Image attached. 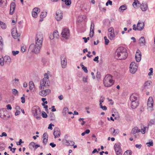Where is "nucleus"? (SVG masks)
<instances>
[{
  "label": "nucleus",
  "mask_w": 155,
  "mask_h": 155,
  "mask_svg": "<svg viewBox=\"0 0 155 155\" xmlns=\"http://www.w3.org/2000/svg\"><path fill=\"white\" fill-rule=\"evenodd\" d=\"M114 149L115 152H117V151H120V150H122L121 148L120 144V143H116L114 144Z\"/></svg>",
  "instance_id": "nucleus-18"
},
{
  "label": "nucleus",
  "mask_w": 155,
  "mask_h": 155,
  "mask_svg": "<svg viewBox=\"0 0 155 155\" xmlns=\"http://www.w3.org/2000/svg\"><path fill=\"white\" fill-rule=\"evenodd\" d=\"M149 70L150 71V72L148 73V75L149 76L152 75H153V68H150Z\"/></svg>",
  "instance_id": "nucleus-46"
},
{
  "label": "nucleus",
  "mask_w": 155,
  "mask_h": 155,
  "mask_svg": "<svg viewBox=\"0 0 155 155\" xmlns=\"http://www.w3.org/2000/svg\"><path fill=\"white\" fill-rule=\"evenodd\" d=\"M65 4L67 5H69L71 3V0H65Z\"/></svg>",
  "instance_id": "nucleus-45"
},
{
  "label": "nucleus",
  "mask_w": 155,
  "mask_h": 155,
  "mask_svg": "<svg viewBox=\"0 0 155 155\" xmlns=\"http://www.w3.org/2000/svg\"><path fill=\"white\" fill-rule=\"evenodd\" d=\"M81 65L82 67V69L84 71V72L86 73H87L88 72L87 68L86 67L84 66L82 64H81Z\"/></svg>",
  "instance_id": "nucleus-31"
},
{
  "label": "nucleus",
  "mask_w": 155,
  "mask_h": 155,
  "mask_svg": "<svg viewBox=\"0 0 155 155\" xmlns=\"http://www.w3.org/2000/svg\"><path fill=\"white\" fill-rule=\"evenodd\" d=\"M53 134L55 138L59 137L61 135V132L59 129L58 128H55L54 130Z\"/></svg>",
  "instance_id": "nucleus-13"
},
{
  "label": "nucleus",
  "mask_w": 155,
  "mask_h": 155,
  "mask_svg": "<svg viewBox=\"0 0 155 155\" xmlns=\"http://www.w3.org/2000/svg\"><path fill=\"white\" fill-rule=\"evenodd\" d=\"M33 12H37V13H39L40 11V8H35L33 10Z\"/></svg>",
  "instance_id": "nucleus-40"
},
{
  "label": "nucleus",
  "mask_w": 155,
  "mask_h": 155,
  "mask_svg": "<svg viewBox=\"0 0 155 155\" xmlns=\"http://www.w3.org/2000/svg\"><path fill=\"white\" fill-rule=\"evenodd\" d=\"M137 95L134 94H132L130 96V100L132 101H139L138 97H137Z\"/></svg>",
  "instance_id": "nucleus-20"
},
{
  "label": "nucleus",
  "mask_w": 155,
  "mask_h": 155,
  "mask_svg": "<svg viewBox=\"0 0 155 155\" xmlns=\"http://www.w3.org/2000/svg\"><path fill=\"white\" fill-rule=\"evenodd\" d=\"M15 5L16 4L14 2H12L10 4V9H11V10H14L15 7Z\"/></svg>",
  "instance_id": "nucleus-29"
},
{
  "label": "nucleus",
  "mask_w": 155,
  "mask_h": 155,
  "mask_svg": "<svg viewBox=\"0 0 155 155\" xmlns=\"http://www.w3.org/2000/svg\"><path fill=\"white\" fill-rule=\"evenodd\" d=\"M45 92V90H42L39 92V94L43 97H45L46 96V94Z\"/></svg>",
  "instance_id": "nucleus-35"
},
{
  "label": "nucleus",
  "mask_w": 155,
  "mask_h": 155,
  "mask_svg": "<svg viewBox=\"0 0 155 155\" xmlns=\"http://www.w3.org/2000/svg\"><path fill=\"white\" fill-rule=\"evenodd\" d=\"M11 31L12 35L14 38L16 39L17 38L20 36V34L17 33V31L16 28H13Z\"/></svg>",
  "instance_id": "nucleus-11"
},
{
  "label": "nucleus",
  "mask_w": 155,
  "mask_h": 155,
  "mask_svg": "<svg viewBox=\"0 0 155 155\" xmlns=\"http://www.w3.org/2000/svg\"><path fill=\"white\" fill-rule=\"evenodd\" d=\"M137 69V66H134L133 67H130V71L131 73L133 74H134Z\"/></svg>",
  "instance_id": "nucleus-21"
},
{
  "label": "nucleus",
  "mask_w": 155,
  "mask_h": 155,
  "mask_svg": "<svg viewBox=\"0 0 155 155\" xmlns=\"http://www.w3.org/2000/svg\"><path fill=\"white\" fill-rule=\"evenodd\" d=\"M12 54L14 56H15L16 54H18L19 51H13L12 52Z\"/></svg>",
  "instance_id": "nucleus-49"
},
{
  "label": "nucleus",
  "mask_w": 155,
  "mask_h": 155,
  "mask_svg": "<svg viewBox=\"0 0 155 155\" xmlns=\"http://www.w3.org/2000/svg\"><path fill=\"white\" fill-rule=\"evenodd\" d=\"M127 9V6L126 5H123L120 6L119 9V12H121L122 11L125 10Z\"/></svg>",
  "instance_id": "nucleus-26"
},
{
  "label": "nucleus",
  "mask_w": 155,
  "mask_h": 155,
  "mask_svg": "<svg viewBox=\"0 0 155 155\" xmlns=\"http://www.w3.org/2000/svg\"><path fill=\"white\" fill-rule=\"evenodd\" d=\"M26 48V46H23L21 47V51L24 52L25 51Z\"/></svg>",
  "instance_id": "nucleus-55"
},
{
  "label": "nucleus",
  "mask_w": 155,
  "mask_h": 155,
  "mask_svg": "<svg viewBox=\"0 0 155 155\" xmlns=\"http://www.w3.org/2000/svg\"><path fill=\"white\" fill-rule=\"evenodd\" d=\"M43 35L41 32L37 33L35 38V44H32L29 46V49L35 54L39 53L42 46Z\"/></svg>",
  "instance_id": "nucleus-1"
},
{
  "label": "nucleus",
  "mask_w": 155,
  "mask_h": 155,
  "mask_svg": "<svg viewBox=\"0 0 155 155\" xmlns=\"http://www.w3.org/2000/svg\"><path fill=\"white\" fill-rule=\"evenodd\" d=\"M139 101H132L131 103V107L133 109L136 108L139 105Z\"/></svg>",
  "instance_id": "nucleus-14"
},
{
  "label": "nucleus",
  "mask_w": 155,
  "mask_h": 155,
  "mask_svg": "<svg viewBox=\"0 0 155 155\" xmlns=\"http://www.w3.org/2000/svg\"><path fill=\"white\" fill-rule=\"evenodd\" d=\"M146 43L145 39L144 37H141L139 40V43L141 46H143L145 45Z\"/></svg>",
  "instance_id": "nucleus-17"
},
{
  "label": "nucleus",
  "mask_w": 155,
  "mask_h": 155,
  "mask_svg": "<svg viewBox=\"0 0 155 155\" xmlns=\"http://www.w3.org/2000/svg\"><path fill=\"white\" fill-rule=\"evenodd\" d=\"M25 94H23V96L21 97V102L23 104L25 103Z\"/></svg>",
  "instance_id": "nucleus-50"
},
{
  "label": "nucleus",
  "mask_w": 155,
  "mask_h": 155,
  "mask_svg": "<svg viewBox=\"0 0 155 155\" xmlns=\"http://www.w3.org/2000/svg\"><path fill=\"white\" fill-rule=\"evenodd\" d=\"M126 49L123 47L118 48L115 53V58L120 60H124L128 56V54Z\"/></svg>",
  "instance_id": "nucleus-2"
},
{
  "label": "nucleus",
  "mask_w": 155,
  "mask_h": 155,
  "mask_svg": "<svg viewBox=\"0 0 155 155\" xmlns=\"http://www.w3.org/2000/svg\"><path fill=\"white\" fill-rule=\"evenodd\" d=\"M147 106L149 107H153V101L152 97H150L147 101Z\"/></svg>",
  "instance_id": "nucleus-15"
},
{
  "label": "nucleus",
  "mask_w": 155,
  "mask_h": 155,
  "mask_svg": "<svg viewBox=\"0 0 155 155\" xmlns=\"http://www.w3.org/2000/svg\"><path fill=\"white\" fill-rule=\"evenodd\" d=\"M45 93L46 94V95L51 92V90L49 89L45 90Z\"/></svg>",
  "instance_id": "nucleus-59"
},
{
  "label": "nucleus",
  "mask_w": 155,
  "mask_h": 155,
  "mask_svg": "<svg viewBox=\"0 0 155 155\" xmlns=\"http://www.w3.org/2000/svg\"><path fill=\"white\" fill-rule=\"evenodd\" d=\"M29 88L30 90H31L34 87L35 85L32 81H30L29 82Z\"/></svg>",
  "instance_id": "nucleus-28"
},
{
  "label": "nucleus",
  "mask_w": 155,
  "mask_h": 155,
  "mask_svg": "<svg viewBox=\"0 0 155 155\" xmlns=\"http://www.w3.org/2000/svg\"><path fill=\"white\" fill-rule=\"evenodd\" d=\"M63 143L65 145L67 146H73L74 145L75 143L72 141H68L66 140H63Z\"/></svg>",
  "instance_id": "nucleus-16"
},
{
  "label": "nucleus",
  "mask_w": 155,
  "mask_h": 155,
  "mask_svg": "<svg viewBox=\"0 0 155 155\" xmlns=\"http://www.w3.org/2000/svg\"><path fill=\"white\" fill-rule=\"evenodd\" d=\"M110 131L112 132V134L114 136L118 134L119 133L118 129L115 130L113 128H111L110 129Z\"/></svg>",
  "instance_id": "nucleus-22"
},
{
  "label": "nucleus",
  "mask_w": 155,
  "mask_h": 155,
  "mask_svg": "<svg viewBox=\"0 0 155 155\" xmlns=\"http://www.w3.org/2000/svg\"><path fill=\"white\" fill-rule=\"evenodd\" d=\"M12 91L13 94L14 95H15L16 94H18V91L16 89H13L12 90Z\"/></svg>",
  "instance_id": "nucleus-48"
},
{
  "label": "nucleus",
  "mask_w": 155,
  "mask_h": 155,
  "mask_svg": "<svg viewBox=\"0 0 155 155\" xmlns=\"http://www.w3.org/2000/svg\"><path fill=\"white\" fill-rule=\"evenodd\" d=\"M104 39L105 40V44L106 45H107L109 42V40L107 38L106 36H104Z\"/></svg>",
  "instance_id": "nucleus-42"
},
{
  "label": "nucleus",
  "mask_w": 155,
  "mask_h": 155,
  "mask_svg": "<svg viewBox=\"0 0 155 155\" xmlns=\"http://www.w3.org/2000/svg\"><path fill=\"white\" fill-rule=\"evenodd\" d=\"M0 25L2 29H5L6 28V24L4 23L1 21H0Z\"/></svg>",
  "instance_id": "nucleus-33"
},
{
  "label": "nucleus",
  "mask_w": 155,
  "mask_h": 155,
  "mask_svg": "<svg viewBox=\"0 0 155 155\" xmlns=\"http://www.w3.org/2000/svg\"><path fill=\"white\" fill-rule=\"evenodd\" d=\"M140 8L142 11H145L147 9V5L143 3V4L141 5Z\"/></svg>",
  "instance_id": "nucleus-25"
},
{
  "label": "nucleus",
  "mask_w": 155,
  "mask_h": 155,
  "mask_svg": "<svg viewBox=\"0 0 155 155\" xmlns=\"http://www.w3.org/2000/svg\"><path fill=\"white\" fill-rule=\"evenodd\" d=\"M0 117L4 120H7L9 117L8 114V111L6 109L3 108L0 110Z\"/></svg>",
  "instance_id": "nucleus-5"
},
{
  "label": "nucleus",
  "mask_w": 155,
  "mask_h": 155,
  "mask_svg": "<svg viewBox=\"0 0 155 155\" xmlns=\"http://www.w3.org/2000/svg\"><path fill=\"white\" fill-rule=\"evenodd\" d=\"M48 138L45 139V138H44V139H43V143L44 145H45L46 144L47 142H48Z\"/></svg>",
  "instance_id": "nucleus-58"
},
{
  "label": "nucleus",
  "mask_w": 155,
  "mask_h": 155,
  "mask_svg": "<svg viewBox=\"0 0 155 155\" xmlns=\"http://www.w3.org/2000/svg\"><path fill=\"white\" fill-rule=\"evenodd\" d=\"M50 117H52V118L54 119V115L53 113H51L50 114Z\"/></svg>",
  "instance_id": "nucleus-64"
},
{
  "label": "nucleus",
  "mask_w": 155,
  "mask_h": 155,
  "mask_svg": "<svg viewBox=\"0 0 155 155\" xmlns=\"http://www.w3.org/2000/svg\"><path fill=\"white\" fill-rule=\"evenodd\" d=\"M117 155H122V150H120L118 151L117 152H116Z\"/></svg>",
  "instance_id": "nucleus-53"
},
{
  "label": "nucleus",
  "mask_w": 155,
  "mask_h": 155,
  "mask_svg": "<svg viewBox=\"0 0 155 155\" xmlns=\"http://www.w3.org/2000/svg\"><path fill=\"white\" fill-rule=\"evenodd\" d=\"M155 124V119H151L149 123V125L151 126Z\"/></svg>",
  "instance_id": "nucleus-32"
},
{
  "label": "nucleus",
  "mask_w": 155,
  "mask_h": 155,
  "mask_svg": "<svg viewBox=\"0 0 155 155\" xmlns=\"http://www.w3.org/2000/svg\"><path fill=\"white\" fill-rule=\"evenodd\" d=\"M31 112L33 116L38 120L41 118V111L40 108L38 106H34L31 109Z\"/></svg>",
  "instance_id": "nucleus-3"
},
{
  "label": "nucleus",
  "mask_w": 155,
  "mask_h": 155,
  "mask_svg": "<svg viewBox=\"0 0 155 155\" xmlns=\"http://www.w3.org/2000/svg\"><path fill=\"white\" fill-rule=\"evenodd\" d=\"M46 12H41L40 15V17L41 18H43L46 16Z\"/></svg>",
  "instance_id": "nucleus-37"
},
{
  "label": "nucleus",
  "mask_w": 155,
  "mask_h": 155,
  "mask_svg": "<svg viewBox=\"0 0 155 155\" xmlns=\"http://www.w3.org/2000/svg\"><path fill=\"white\" fill-rule=\"evenodd\" d=\"M3 40L1 36H0V45H1V46H0V49H2V46L3 45Z\"/></svg>",
  "instance_id": "nucleus-43"
},
{
  "label": "nucleus",
  "mask_w": 155,
  "mask_h": 155,
  "mask_svg": "<svg viewBox=\"0 0 155 155\" xmlns=\"http://www.w3.org/2000/svg\"><path fill=\"white\" fill-rule=\"evenodd\" d=\"M4 61L5 62H8L9 63L11 61L10 57L8 56H5L4 58Z\"/></svg>",
  "instance_id": "nucleus-27"
},
{
  "label": "nucleus",
  "mask_w": 155,
  "mask_h": 155,
  "mask_svg": "<svg viewBox=\"0 0 155 155\" xmlns=\"http://www.w3.org/2000/svg\"><path fill=\"white\" fill-rule=\"evenodd\" d=\"M35 145V143L33 142H31L29 144V147L31 148V147H33L34 148Z\"/></svg>",
  "instance_id": "nucleus-52"
},
{
  "label": "nucleus",
  "mask_w": 155,
  "mask_h": 155,
  "mask_svg": "<svg viewBox=\"0 0 155 155\" xmlns=\"http://www.w3.org/2000/svg\"><path fill=\"white\" fill-rule=\"evenodd\" d=\"M144 26V24L143 23L139 22L137 24V29L139 31H141L142 30Z\"/></svg>",
  "instance_id": "nucleus-19"
},
{
  "label": "nucleus",
  "mask_w": 155,
  "mask_h": 155,
  "mask_svg": "<svg viewBox=\"0 0 155 155\" xmlns=\"http://www.w3.org/2000/svg\"><path fill=\"white\" fill-rule=\"evenodd\" d=\"M98 58H99L98 56H97L95 57V58L93 59V60H94V61H97V63H98V62H99Z\"/></svg>",
  "instance_id": "nucleus-57"
},
{
  "label": "nucleus",
  "mask_w": 155,
  "mask_h": 155,
  "mask_svg": "<svg viewBox=\"0 0 155 155\" xmlns=\"http://www.w3.org/2000/svg\"><path fill=\"white\" fill-rule=\"evenodd\" d=\"M53 34L55 38H58L59 34L57 31H54L53 32Z\"/></svg>",
  "instance_id": "nucleus-30"
},
{
  "label": "nucleus",
  "mask_w": 155,
  "mask_h": 155,
  "mask_svg": "<svg viewBox=\"0 0 155 155\" xmlns=\"http://www.w3.org/2000/svg\"><path fill=\"white\" fill-rule=\"evenodd\" d=\"M135 57L136 61L137 62H139L140 61L141 59V52L139 49L137 50Z\"/></svg>",
  "instance_id": "nucleus-12"
},
{
  "label": "nucleus",
  "mask_w": 155,
  "mask_h": 155,
  "mask_svg": "<svg viewBox=\"0 0 155 155\" xmlns=\"http://www.w3.org/2000/svg\"><path fill=\"white\" fill-rule=\"evenodd\" d=\"M108 31L109 32L108 33V38L110 40H113L115 36L113 28L112 27L109 28Z\"/></svg>",
  "instance_id": "nucleus-10"
},
{
  "label": "nucleus",
  "mask_w": 155,
  "mask_h": 155,
  "mask_svg": "<svg viewBox=\"0 0 155 155\" xmlns=\"http://www.w3.org/2000/svg\"><path fill=\"white\" fill-rule=\"evenodd\" d=\"M48 134L47 133H45L43 135V139H44L45 138H48Z\"/></svg>",
  "instance_id": "nucleus-51"
},
{
  "label": "nucleus",
  "mask_w": 155,
  "mask_h": 155,
  "mask_svg": "<svg viewBox=\"0 0 155 155\" xmlns=\"http://www.w3.org/2000/svg\"><path fill=\"white\" fill-rule=\"evenodd\" d=\"M49 38L50 39L53 40L54 38H55L53 34H51L50 35Z\"/></svg>",
  "instance_id": "nucleus-60"
},
{
  "label": "nucleus",
  "mask_w": 155,
  "mask_h": 155,
  "mask_svg": "<svg viewBox=\"0 0 155 155\" xmlns=\"http://www.w3.org/2000/svg\"><path fill=\"white\" fill-rule=\"evenodd\" d=\"M61 64L62 68H64L66 67L67 64V60L66 57L64 55L61 57Z\"/></svg>",
  "instance_id": "nucleus-8"
},
{
  "label": "nucleus",
  "mask_w": 155,
  "mask_h": 155,
  "mask_svg": "<svg viewBox=\"0 0 155 155\" xmlns=\"http://www.w3.org/2000/svg\"><path fill=\"white\" fill-rule=\"evenodd\" d=\"M152 83L150 81H147L145 82L144 84V86L145 88H149Z\"/></svg>",
  "instance_id": "nucleus-23"
},
{
  "label": "nucleus",
  "mask_w": 155,
  "mask_h": 155,
  "mask_svg": "<svg viewBox=\"0 0 155 155\" xmlns=\"http://www.w3.org/2000/svg\"><path fill=\"white\" fill-rule=\"evenodd\" d=\"M63 18L62 11L60 10H57L56 13L55 18L57 21L61 20Z\"/></svg>",
  "instance_id": "nucleus-7"
},
{
  "label": "nucleus",
  "mask_w": 155,
  "mask_h": 155,
  "mask_svg": "<svg viewBox=\"0 0 155 155\" xmlns=\"http://www.w3.org/2000/svg\"><path fill=\"white\" fill-rule=\"evenodd\" d=\"M5 62L4 58H0V64L1 66H3L4 65V62Z\"/></svg>",
  "instance_id": "nucleus-38"
},
{
  "label": "nucleus",
  "mask_w": 155,
  "mask_h": 155,
  "mask_svg": "<svg viewBox=\"0 0 155 155\" xmlns=\"http://www.w3.org/2000/svg\"><path fill=\"white\" fill-rule=\"evenodd\" d=\"M32 15L33 17L34 18H36L38 16V13L37 12L32 11Z\"/></svg>",
  "instance_id": "nucleus-41"
},
{
  "label": "nucleus",
  "mask_w": 155,
  "mask_h": 155,
  "mask_svg": "<svg viewBox=\"0 0 155 155\" xmlns=\"http://www.w3.org/2000/svg\"><path fill=\"white\" fill-rule=\"evenodd\" d=\"M61 34L63 38H65L66 39H68L70 36L69 29L67 28H64Z\"/></svg>",
  "instance_id": "nucleus-6"
},
{
  "label": "nucleus",
  "mask_w": 155,
  "mask_h": 155,
  "mask_svg": "<svg viewBox=\"0 0 155 155\" xmlns=\"http://www.w3.org/2000/svg\"><path fill=\"white\" fill-rule=\"evenodd\" d=\"M7 3V0H0V6L2 7V4L4 3L5 4Z\"/></svg>",
  "instance_id": "nucleus-36"
},
{
  "label": "nucleus",
  "mask_w": 155,
  "mask_h": 155,
  "mask_svg": "<svg viewBox=\"0 0 155 155\" xmlns=\"http://www.w3.org/2000/svg\"><path fill=\"white\" fill-rule=\"evenodd\" d=\"M134 2H133V7L135 8L137 6V2H138V0H134Z\"/></svg>",
  "instance_id": "nucleus-39"
},
{
  "label": "nucleus",
  "mask_w": 155,
  "mask_h": 155,
  "mask_svg": "<svg viewBox=\"0 0 155 155\" xmlns=\"http://www.w3.org/2000/svg\"><path fill=\"white\" fill-rule=\"evenodd\" d=\"M100 73L98 71L97 72V75H96V78L97 79H99L100 77Z\"/></svg>",
  "instance_id": "nucleus-62"
},
{
  "label": "nucleus",
  "mask_w": 155,
  "mask_h": 155,
  "mask_svg": "<svg viewBox=\"0 0 155 155\" xmlns=\"http://www.w3.org/2000/svg\"><path fill=\"white\" fill-rule=\"evenodd\" d=\"M41 116L43 118H46L48 116L46 113L44 111L42 112Z\"/></svg>",
  "instance_id": "nucleus-47"
},
{
  "label": "nucleus",
  "mask_w": 155,
  "mask_h": 155,
  "mask_svg": "<svg viewBox=\"0 0 155 155\" xmlns=\"http://www.w3.org/2000/svg\"><path fill=\"white\" fill-rule=\"evenodd\" d=\"M104 99H105V98L104 97H103V96H101V98L99 102H101V103L103 102L104 101Z\"/></svg>",
  "instance_id": "nucleus-54"
},
{
  "label": "nucleus",
  "mask_w": 155,
  "mask_h": 155,
  "mask_svg": "<svg viewBox=\"0 0 155 155\" xmlns=\"http://www.w3.org/2000/svg\"><path fill=\"white\" fill-rule=\"evenodd\" d=\"M52 126H54V125L51 123L49 125L48 127V129L52 130Z\"/></svg>",
  "instance_id": "nucleus-56"
},
{
  "label": "nucleus",
  "mask_w": 155,
  "mask_h": 155,
  "mask_svg": "<svg viewBox=\"0 0 155 155\" xmlns=\"http://www.w3.org/2000/svg\"><path fill=\"white\" fill-rule=\"evenodd\" d=\"M48 76L46 77H45L40 82V87L41 89H44V87L45 86V84L47 82V85L48 86Z\"/></svg>",
  "instance_id": "nucleus-9"
},
{
  "label": "nucleus",
  "mask_w": 155,
  "mask_h": 155,
  "mask_svg": "<svg viewBox=\"0 0 155 155\" xmlns=\"http://www.w3.org/2000/svg\"><path fill=\"white\" fill-rule=\"evenodd\" d=\"M114 83V81L112 80V77L110 74L107 75L104 80V85L106 87H109L112 86Z\"/></svg>",
  "instance_id": "nucleus-4"
},
{
  "label": "nucleus",
  "mask_w": 155,
  "mask_h": 155,
  "mask_svg": "<svg viewBox=\"0 0 155 155\" xmlns=\"http://www.w3.org/2000/svg\"><path fill=\"white\" fill-rule=\"evenodd\" d=\"M83 81L84 82L86 83L87 82V78L86 77H84L83 78Z\"/></svg>",
  "instance_id": "nucleus-61"
},
{
  "label": "nucleus",
  "mask_w": 155,
  "mask_h": 155,
  "mask_svg": "<svg viewBox=\"0 0 155 155\" xmlns=\"http://www.w3.org/2000/svg\"><path fill=\"white\" fill-rule=\"evenodd\" d=\"M132 153L131 150H128L124 153V155H131Z\"/></svg>",
  "instance_id": "nucleus-34"
},
{
  "label": "nucleus",
  "mask_w": 155,
  "mask_h": 155,
  "mask_svg": "<svg viewBox=\"0 0 155 155\" xmlns=\"http://www.w3.org/2000/svg\"><path fill=\"white\" fill-rule=\"evenodd\" d=\"M7 136V134L5 132H3L2 133V134L1 135H0V136L1 137H2L3 136L6 137V136Z\"/></svg>",
  "instance_id": "nucleus-63"
},
{
  "label": "nucleus",
  "mask_w": 155,
  "mask_h": 155,
  "mask_svg": "<svg viewBox=\"0 0 155 155\" xmlns=\"http://www.w3.org/2000/svg\"><path fill=\"white\" fill-rule=\"evenodd\" d=\"M146 144H147V147H150V146H152L153 145V141L149 142L146 143Z\"/></svg>",
  "instance_id": "nucleus-44"
},
{
  "label": "nucleus",
  "mask_w": 155,
  "mask_h": 155,
  "mask_svg": "<svg viewBox=\"0 0 155 155\" xmlns=\"http://www.w3.org/2000/svg\"><path fill=\"white\" fill-rule=\"evenodd\" d=\"M140 132V130H138L137 127H136L133 128L131 131V133L133 134H135L136 133H137Z\"/></svg>",
  "instance_id": "nucleus-24"
}]
</instances>
